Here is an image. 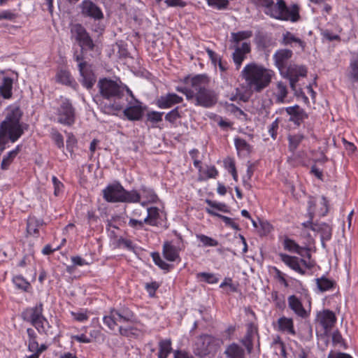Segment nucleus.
Wrapping results in <instances>:
<instances>
[{"mask_svg":"<svg viewBox=\"0 0 358 358\" xmlns=\"http://www.w3.org/2000/svg\"><path fill=\"white\" fill-rule=\"evenodd\" d=\"M71 262L73 263V266H83L85 265H90V263L87 262L85 259L81 257L80 256H72L71 257Z\"/></svg>","mask_w":358,"mask_h":358,"instance_id":"63","label":"nucleus"},{"mask_svg":"<svg viewBox=\"0 0 358 358\" xmlns=\"http://www.w3.org/2000/svg\"><path fill=\"white\" fill-rule=\"evenodd\" d=\"M317 201L314 196H310L307 202V213L306 216L308 220L302 224L303 227L309 229L313 231H316L317 223L313 222V219L316 215Z\"/></svg>","mask_w":358,"mask_h":358,"instance_id":"20","label":"nucleus"},{"mask_svg":"<svg viewBox=\"0 0 358 358\" xmlns=\"http://www.w3.org/2000/svg\"><path fill=\"white\" fill-rule=\"evenodd\" d=\"M251 1L257 6L264 8V13L269 16V11H273L275 6L273 0H251Z\"/></svg>","mask_w":358,"mask_h":358,"instance_id":"48","label":"nucleus"},{"mask_svg":"<svg viewBox=\"0 0 358 358\" xmlns=\"http://www.w3.org/2000/svg\"><path fill=\"white\" fill-rule=\"evenodd\" d=\"M13 79L3 77L0 83V94L5 99H10L13 96Z\"/></svg>","mask_w":358,"mask_h":358,"instance_id":"33","label":"nucleus"},{"mask_svg":"<svg viewBox=\"0 0 358 358\" xmlns=\"http://www.w3.org/2000/svg\"><path fill=\"white\" fill-rule=\"evenodd\" d=\"M273 277L278 280L281 285H284L285 287H289V283L286 279L287 275L282 272L277 267H273Z\"/></svg>","mask_w":358,"mask_h":358,"instance_id":"55","label":"nucleus"},{"mask_svg":"<svg viewBox=\"0 0 358 358\" xmlns=\"http://www.w3.org/2000/svg\"><path fill=\"white\" fill-rule=\"evenodd\" d=\"M292 56L293 51L292 50L282 48L275 51L273 55V59L280 74L283 78L289 80L291 89L297 94V83L300 78L306 77L308 70L304 65H299L294 63L289 64V61Z\"/></svg>","mask_w":358,"mask_h":358,"instance_id":"4","label":"nucleus"},{"mask_svg":"<svg viewBox=\"0 0 358 358\" xmlns=\"http://www.w3.org/2000/svg\"><path fill=\"white\" fill-rule=\"evenodd\" d=\"M311 298L309 295H306L304 299H299L295 295H291L288 297L289 307L295 313H308L310 311Z\"/></svg>","mask_w":358,"mask_h":358,"instance_id":"14","label":"nucleus"},{"mask_svg":"<svg viewBox=\"0 0 358 358\" xmlns=\"http://www.w3.org/2000/svg\"><path fill=\"white\" fill-rule=\"evenodd\" d=\"M191 87H177L176 90L185 95L188 101H192L196 106L211 108L217 101V94L210 87V80L205 75H196L190 80Z\"/></svg>","mask_w":358,"mask_h":358,"instance_id":"2","label":"nucleus"},{"mask_svg":"<svg viewBox=\"0 0 358 358\" xmlns=\"http://www.w3.org/2000/svg\"><path fill=\"white\" fill-rule=\"evenodd\" d=\"M257 332V327L252 323H250L247 326L246 334L241 340V343L245 347L249 354L251 353L253 349V339Z\"/></svg>","mask_w":358,"mask_h":358,"instance_id":"27","label":"nucleus"},{"mask_svg":"<svg viewBox=\"0 0 358 358\" xmlns=\"http://www.w3.org/2000/svg\"><path fill=\"white\" fill-rule=\"evenodd\" d=\"M51 138L58 148L61 149L64 148V137L57 130L52 129Z\"/></svg>","mask_w":358,"mask_h":358,"instance_id":"59","label":"nucleus"},{"mask_svg":"<svg viewBox=\"0 0 358 358\" xmlns=\"http://www.w3.org/2000/svg\"><path fill=\"white\" fill-rule=\"evenodd\" d=\"M11 280L15 289L17 290L27 293L32 291V286L30 282L24 278L22 275H14Z\"/></svg>","mask_w":358,"mask_h":358,"instance_id":"32","label":"nucleus"},{"mask_svg":"<svg viewBox=\"0 0 358 358\" xmlns=\"http://www.w3.org/2000/svg\"><path fill=\"white\" fill-rule=\"evenodd\" d=\"M144 224H145V222H143V220H138L134 217L130 218L128 222V225L136 230L142 229Z\"/></svg>","mask_w":358,"mask_h":358,"instance_id":"62","label":"nucleus"},{"mask_svg":"<svg viewBox=\"0 0 358 358\" xmlns=\"http://www.w3.org/2000/svg\"><path fill=\"white\" fill-rule=\"evenodd\" d=\"M57 81L67 86H72L75 80L71 77V73L66 70L59 71L56 76Z\"/></svg>","mask_w":358,"mask_h":358,"instance_id":"47","label":"nucleus"},{"mask_svg":"<svg viewBox=\"0 0 358 358\" xmlns=\"http://www.w3.org/2000/svg\"><path fill=\"white\" fill-rule=\"evenodd\" d=\"M43 225H45V223L42 218H38L34 215H29L27 220V236L36 238H38L40 236L39 228Z\"/></svg>","mask_w":358,"mask_h":358,"instance_id":"23","label":"nucleus"},{"mask_svg":"<svg viewBox=\"0 0 358 358\" xmlns=\"http://www.w3.org/2000/svg\"><path fill=\"white\" fill-rule=\"evenodd\" d=\"M17 17L18 14L10 9L0 11V20H6L14 22Z\"/></svg>","mask_w":358,"mask_h":358,"instance_id":"56","label":"nucleus"},{"mask_svg":"<svg viewBox=\"0 0 358 358\" xmlns=\"http://www.w3.org/2000/svg\"><path fill=\"white\" fill-rule=\"evenodd\" d=\"M57 106L55 107L56 122L66 127H72L76 121V109L71 100L61 96L57 99Z\"/></svg>","mask_w":358,"mask_h":358,"instance_id":"7","label":"nucleus"},{"mask_svg":"<svg viewBox=\"0 0 358 358\" xmlns=\"http://www.w3.org/2000/svg\"><path fill=\"white\" fill-rule=\"evenodd\" d=\"M163 112L150 111L147 113V120L152 123H157L162 121Z\"/></svg>","mask_w":358,"mask_h":358,"instance_id":"61","label":"nucleus"},{"mask_svg":"<svg viewBox=\"0 0 358 358\" xmlns=\"http://www.w3.org/2000/svg\"><path fill=\"white\" fill-rule=\"evenodd\" d=\"M138 192L141 196V201L138 203H140L143 207L149 203H157L159 201L158 195L151 187L141 185Z\"/></svg>","mask_w":358,"mask_h":358,"instance_id":"17","label":"nucleus"},{"mask_svg":"<svg viewBox=\"0 0 358 358\" xmlns=\"http://www.w3.org/2000/svg\"><path fill=\"white\" fill-rule=\"evenodd\" d=\"M320 205V208L318 209L316 208V214L320 217H325L329 211V201L326 196H322Z\"/></svg>","mask_w":358,"mask_h":358,"instance_id":"49","label":"nucleus"},{"mask_svg":"<svg viewBox=\"0 0 358 358\" xmlns=\"http://www.w3.org/2000/svg\"><path fill=\"white\" fill-rule=\"evenodd\" d=\"M278 331L294 335L295 331L292 319L282 317L278 320Z\"/></svg>","mask_w":358,"mask_h":358,"instance_id":"38","label":"nucleus"},{"mask_svg":"<svg viewBox=\"0 0 358 358\" xmlns=\"http://www.w3.org/2000/svg\"><path fill=\"white\" fill-rule=\"evenodd\" d=\"M127 96L124 101L128 103V106L124 109L123 114L127 120L130 121H138L141 120L144 109L141 106V103L135 97L132 99L134 100L136 104L131 105V101H129Z\"/></svg>","mask_w":358,"mask_h":358,"instance_id":"15","label":"nucleus"},{"mask_svg":"<svg viewBox=\"0 0 358 358\" xmlns=\"http://www.w3.org/2000/svg\"><path fill=\"white\" fill-rule=\"evenodd\" d=\"M234 145L239 155H248L252 151V146L243 138H234Z\"/></svg>","mask_w":358,"mask_h":358,"instance_id":"39","label":"nucleus"},{"mask_svg":"<svg viewBox=\"0 0 358 358\" xmlns=\"http://www.w3.org/2000/svg\"><path fill=\"white\" fill-rule=\"evenodd\" d=\"M316 281L318 289L322 292L334 289L336 285L335 281L330 280L325 276L317 278Z\"/></svg>","mask_w":358,"mask_h":358,"instance_id":"43","label":"nucleus"},{"mask_svg":"<svg viewBox=\"0 0 358 358\" xmlns=\"http://www.w3.org/2000/svg\"><path fill=\"white\" fill-rule=\"evenodd\" d=\"M217 341L216 338L209 334H203L197 336L194 345L195 355L200 357L208 355Z\"/></svg>","mask_w":358,"mask_h":358,"instance_id":"11","label":"nucleus"},{"mask_svg":"<svg viewBox=\"0 0 358 358\" xmlns=\"http://www.w3.org/2000/svg\"><path fill=\"white\" fill-rule=\"evenodd\" d=\"M151 257L152 258V260L154 263L159 266L161 269L169 271L172 266L169 264L164 262L160 257V255L159 252H155L151 254Z\"/></svg>","mask_w":358,"mask_h":358,"instance_id":"50","label":"nucleus"},{"mask_svg":"<svg viewBox=\"0 0 358 358\" xmlns=\"http://www.w3.org/2000/svg\"><path fill=\"white\" fill-rule=\"evenodd\" d=\"M130 320L129 317L123 315H104L103 317V323L112 330L115 329V327L119 326V323Z\"/></svg>","mask_w":358,"mask_h":358,"instance_id":"29","label":"nucleus"},{"mask_svg":"<svg viewBox=\"0 0 358 358\" xmlns=\"http://www.w3.org/2000/svg\"><path fill=\"white\" fill-rule=\"evenodd\" d=\"M252 36V31L250 30L240 31L236 33H231V38L234 42L238 43L241 41L250 38Z\"/></svg>","mask_w":358,"mask_h":358,"instance_id":"52","label":"nucleus"},{"mask_svg":"<svg viewBox=\"0 0 358 358\" xmlns=\"http://www.w3.org/2000/svg\"><path fill=\"white\" fill-rule=\"evenodd\" d=\"M288 150L293 154L294 157H301L300 152L296 153V150L305 138L302 134H296L288 136Z\"/></svg>","mask_w":358,"mask_h":358,"instance_id":"31","label":"nucleus"},{"mask_svg":"<svg viewBox=\"0 0 358 358\" xmlns=\"http://www.w3.org/2000/svg\"><path fill=\"white\" fill-rule=\"evenodd\" d=\"M147 212L148 215L144 218L143 222L152 227L158 226L157 220L160 217L159 209L157 207H150L148 208Z\"/></svg>","mask_w":358,"mask_h":358,"instance_id":"37","label":"nucleus"},{"mask_svg":"<svg viewBox=\"0 0 358 358\" xmlns=\"http://www.w3.org/2000/svg\"><path fill=\"white\" fill-rule=\"evenodd\" d=\"M299 6L292 4L287 6L284 0H277L273 11H269L270 17L282 21L296 22L300 20Z\"/></svg>","mask_w":358,"mask_h":358,"instance_id":"8","label":"nucleus"},{"mask_svg":"<svg viewBox=\"0 0 358 358\" xmlns=\"http://www.w3.org/2000/svg\"><path fill=\"white\" fill-rule=\"evenodd\" d=\"M317 228L316 231L320 233L321 241L323 245L325 241L331 240L332 236V228L329 224L325 222L317 223Z\"/></svg>","mask_w":358,"mask_h":358,"instance_id":"40","label":"nucleus"},{"mask_svg":"<svg viewBox=\"0 0 358 358\" xmlns=\"http://www.w3.org/2000/svg\"><path fill=\"white\" fill-rule=\"evenodd\" d=\"M346 76L352 83H358V52H351Z\"/></svg>","mask_w":358,"mask_h":358,"instance_id":"26","label":"nucleus"},{"mask_svg":"<svg viewBox=\"0 0 358 358\" xmlns=\"http://www.w3.org/2000/svg\"><path fill=\"white\" fill-rule=\"evenodd\" d=\"M209 6L217 10H223L227 8L229 0H206Z\"/></svg>","mask_w":358,"mask_h":358,"instance_id":"57","label":"nucleus"},{"mask_svg":"<svg viewBox=\"0 0 358 358\" xmlns=\"http://www.w3.org/2000/svg\"><path fill=\"white\" fill-rule=\"evenodd\" d=\"M271 297L275 306L280 311L284 310L286 307L285 294L280 293L278 291H273L271 292Z\"/></svg>","mask_w":358,"mask_h":358,"instance_id":"45","label":"nucleus"},{"mask_svg":"<svg viewBox=\"0 0 358 358\" xmlns=\"http://www.w3.org/2000/svg\"><path fill=\"white\" fill-rule=\"evenodd\" d=\"M21 150L22 145H17L15 148L4 155L1 163V169L3 171L8 170L18 154L20 152Z\"/></svg>","mask_w":358,"mask_h":358,"instance_id":"28","label":"nucleus"},{"mask_svg":"<svg viewBox=\"0 0 358 358\" xmlns=\"http://www.w3.org/2000/svg\"><path fill=\"white\" fill-rule=\"evenodd\" d=\"M241 76L250 90L261 92L270 85L275 73L262 64L250 62L245 66Z\"/></svg>","mask_w":358,"mask_h":358,"instance_id":"5","label":"nucleus"},{"mask_svg":"<svg viewBox=\"0 0 358 358\" xmlns=\"http://www.w3.org/2000/svg\"><path fill=\"white\" fill-rule=\"evenodd\" d=\"M278 255L280 260L291 269L301 275H304L306 273V271L303 269L300 266V262L306 265V260L299 259L295 256H290L285 253H280Z\"/></svg>","mask_w":358,"mask_h":358,"instance_id":"19","label":"nucleus"},{"mask_svg":"<svg viewBox=\"0 0 358 358\" xmlns=\"http://www.w3.org/2000/svg\"><path fill=\"white\" fill-rule=\"evenodd\" d=\"M103 197L110 203H136L141 199L136 189L127 190L120 182L108 185L103 189Z\"/></svg>","mask_w":358,"mask_h":358,"instance_id":"6","label":"nucleus"},{"mask_svg":"<svg viewBox=\"0 0 358 358\" xmlns=\"http://www.w3.org/2000/svg\"><path fill=\"white\" fill-rule=\"evenodd\" d=\"M196 238L205 247H216L219 245L217 240L204 234H197Z\"/></svg>","mask_w":358,"mask_h":358,"instance_id":"54","label":"nucleus"},{"mask_svg":"<svg viewBox=\"0 0 358 358\" xmlns=\"http://www.w3.org/2000/svg\"><path fill=\"white\" fill-rule=\"evenodd\" d=\"M283 248L285 250L296 253L299 255L303 256V252L307 251V249L303 247H301L298 243H296L294 240L285 237L283 241Z\"/></svg>","mask_w":358,"mask_h":358,"instance_id":"34","label":"nucleus"},{"mask_svg":"<svg viewBox=\"0 0 358 358\" xmlns=\"http://www.w3.org/2000/svg\"><path fill=\"white\" fill-rule=\"evenodd\" d=\"M196 278L208 284H216L219 281V278L214 273L206 272L198 273L196 274Z\"/></svg>","mask_w":358,"mask_h":358,"instance_id":"51","label":"nucleus"},{"mask_svg":"<svg viewBox=\"0 0 358 358\" xmlns=\"http://www.w3.org/2000/svg\"><path fill=\"white\" fill-rule=\"evenodd\" d=\"M81 13L85 17H88L94 20L103 19V13L101 9L90 0H83L80 5Z\"/></svg>","mask_w":358,"mask_h":358,"instance_id":"16","label":"nucleus"},{"mask_svg":"<svg viewBox=\"0 0 358 358\" xmlns=\"http://www.w3.org/2000/svg\"><path fill=\"white\" fill-rule=\"evenodd\" d=\"M205 210L208 215L213 217H217L221 219L227 227H229L236 231L240 230L238 224L236 223L232 218L221 215L208 207L206 208Z\"/></svg>","mask_w":358,"mask_h":358,"instance_id":"35","label":"nucleus"},{"mask_svg":"<svg viewBox=\"0 0 358 358\" xmlns=\"http://www.w3.org/2000/svg\"><path fill=\"white\" fill-rule=\"evenodd\" d=\"M227 358H245V350L236 343L227 345L224 352Z\"/></svg>","mask_w":358,"mask_h":358,"instance_id":"30","label":"nucleus"},{"mask_svg":"<svg viewBox=\"0 0 358 358\" xmlns=\"http://www.w3.org/2000/svg\"><path fill=\"white\" fill-rule=\"evenodd\" d=\"M206 203L208 204V206L210 207L209 208L212 209H216L219 211H221L222 213H229V206L224 203L221 202H216L210 199H206Z\"/></svg>","mask_w":358,"mask_h":358,"instance_id":"53","label":"nucleus"},{"mask_svg":"<svg viewBox=\"0 0 358 358\" xmlns=\"http://www.w3.org/2000/svg\"><path fill=\"white\" fill-rule=\"evenodd\" d=\"M97 87L100 96L111 102L108 106L103 107V111L107 114L122 110L125 106L124 98L127 96L134 99L132 91L120 80H113L108 78H101L98 81Z\"/></svg>","mask_w":358,"mask_h":358,"instance_id":"3","label":"nucleus"},{"mask_svg":"<svg viewBox=\"0 0 358 358\" xmlns=\"http://www.w3.org/2000/svg\"><path fill=\"white\" fill-rule=\"evenodd\" d=\"M118 229L119 228L110 221L106 224V230L109 232V236L113 240V245L115 248L123 249L127 251L136 253L138 248L137 245L129 238L122 236H118L114 231H110V228Z\"/></svg>","mask_w":358,"mask_h":358,"instance_id":"10","label":"nucleus"},{"mask_svg":"<svg viewBox=\"0 0 358 358\" xmlns=\"http://www.w3.org/2000/svg\"><path fill=\"white\" fill-rule=\"evenodd\" d=\"M160 287V283L157 281H152L145 284V289L148 293L149 296L154 297L156 295V292Z\"/></svg>","mask_w":358,"mask_h":358,"instance_id":"58","label":"nucleus"},{"mask_svg":"<svg viewBox=\"0 0 358 358\" xmlns=\"http://www.w3.org/2000/svg\"><path fill=\"white\" fill-rule=\"evenodd\" d=\"M285 110L289 115V121L294 122L297 127H299L308 118L306 111L299 105L287 107Z\"/></svg>","mask_w":358,"mask_h":358,"instance_id":"21","label":"nucleus"},{"mask_svg":"<svg viewBox=\"0 0 358 358\" xmlns=\"http://www.w3.org/2000/svg\"><path fill=\"white\" fill-rule=\"evenodd\" d=\"M80 75V82L87 90L92 89L96 83V77L89 63H81L78 65Z\"/></svg>","mask_w":358,"mask_h":358,"instance_id":"13","label":"nucleus"},{"mask_svg":"<svg viewBox=\"0 0 358 358\" xmlns=\"http://www.w3.org/2000/svg\"><path fill=\"white\" fill-rule=\"evenodd\" d=\"M182 101L183 99L182 96L175 93H168L158 98L156 105L159 108L166 109L173 107L176 104L182 103Z\"/></svg>","mask_w":358,"mask_h":358,"instance_id":"25","label":"nucleus"},{"mask_svg":"<svg viewBox=\"0 0 358 358\" xmlns=\"http://www.w3.org/2000/svg\"><path fill=\"white\" fill-rule=\"evenodd\" d=\"M250 51V43L248 42H243L240 47L235 48L232 54V59L237 70L241 68L243 61L246 59V55Z\"/></svg>","mask_w":358,"mask_h":358,"instance_id":"24","label":"nucleus"},{"mask_svg":"<svg viewBox=\"0 0 358 358\" xmlns=\"http://www.w3.org/2000/svg\"><path fill=\"white\" fill-rule=\"evenodd\" d=\"M119 331L121 335L129 338H138L142 336V331L133 326H127L123 327L119 326Z\"/></svg>","mask_w":358,"mask_h":358,"instance_id":"44","label":"nucleus"},{"mask_svg":"<svg viewBox=\"0 0 358 358\" xmlns=\"http://www.w3.org/2000/svg\"><path fill=\"white\" fill-rule=\"evenodd\" d=\"M218 175L219 172L215 166H206V167L203 168L201 172L199 173V180L201 181L210 178H216Z\"/></svg>","mask_w":358,"mask_h":358,"instance_id":"41","label":"nucleus"},{"mask_svg":"<svg viewBox=\"0 0 358 358\" xmlns=\"http://www.w3.org/2000/svg\"><path fill=\"white\" fill-rule=\"evenodd\" d=\"M280 43L283 46H289L295 50L297 53L305 52L307 47V43L305 41L289 31H286L282 34Z\"/></svg>","mask_w":358,"mask_h":358,"instance_id":"12","label":"nucleus"},{"mask_svg":"<svg viewBox=\"0 0 358 358\" xmlns=\"http://www.w3.org/2000/svg\"><path fill=\"white\" fill-rule=\"evenodd\" d=\"M22 115L18 106H10L6 109L0 122V150L17 142L27 129L28 125L22 121Z\"/></svg>","mask_w":358,"mask_h":358,"instance_id":"1","label":"nucleus"},{"mask_svg":"<svg viewBox=\"0 0 358 358\" xmlns=\"http://www.w3.org/2000/svg\"><path fill=\"white\" fill-rule=\"evenodd\" d=\"M272 99L275 103L281 104L289 102L287 100L288 88L287 84L278 81L272 88Z\"/></svg>","mask_w":358,"mask_h":358,"instance_id":"18","label":"nucleus"},{"mask_svg":"<svg viewBox=\"0 0 358 358\" xmlns=\"http://www.w3.org/2000/svg\"><path fill=\"white\" fill-rule=\"evenodd\" d=\"M327 358H352V357L347 353L336 352L331 350L328 355Z\"/></svg>","mask_w":358,"mask_h":358,"instance_id":"64","label":"nucleus"},{"mask_svg":"<svg viewBox=\"0 0 358 358\" xmlns=\"http://www.w3.org/2000/svg\"><path fill=\"white\" fill-rule=\"evenodd\" d=\"M316 320L324 329L325 331L330 330L336 322V315H317Z\"/></svg>","mask_w":358,"mask_h":358,"instance_id":"36","label":"nucleus"},{"mask_svg":"<svg viewBox=\"0 0 358 358\" xmlns=\"http://www.w3.org/2000/svg\"><path fill=\"white\" fill-rule=\"evenodd\" d=\"M183 250L180 245H175L170 241H166L163 244L162 254L164 257L169 262H176L180 258V252Z\"/></svg>","mask_w":358,"mask_h":358,"instance_id":"22","label":"nucleus"},{"mask_svg":"<svg viewBox=\"0 0 358 358\" xmlns=\"http://www.w3.org/2000/svg\"><path fill=\"white\" fill-rule=\"evenodd\" d=\"M182 117V111L180 107L177 106L165 115V120L169 122L171 126L177 127V121Z\"/></svg>","mask_w":358,"mask_h":358,"instance_id":"46","label":"nucleus"},{"mask_svg":"<svg viewBox=\"0 0 358 358\" xmlns=\"http://www.w3.org/2000/svg\"><path fill=\"white\" fill-rule=\"evenodd\" d=\"M31 322L39 332L45 331L44 322H46L48 327H50L48 321L43 317V315H31Z\"/></svg>","mask_w":358,"mask_h":358,"instance_id":"42","label":"nucleus"},{"mask_svg":"<svg viewBox=\"0 0 358 358\" xmlns=\"http://www.w3.org/2000/svg\"><path fill=\"white\" fill-rule=\"evenodd\" d=\"M71 34L83 52L94 50L95 43L83 24L80 23L73 24L71 27Z\"/></svg>","mask_w":358,"mask_h":358,"instance_id":"9","label":"nucleus"},{"mask_svg":"<svg viewBox=\"0 0 358 358\" xmlns=\"http://www.w3.org/2000/svg\"><path fill=\"white\" fill-rule=\"evenodd\" d=\"M52 182L54 187V195L58 196L63 192L64 185L55 176L52 177Z\"/></svg>","mask_w":358,"mask_h":358,"instance_id":"60","label":"nucleus"}]
</instances>
